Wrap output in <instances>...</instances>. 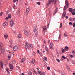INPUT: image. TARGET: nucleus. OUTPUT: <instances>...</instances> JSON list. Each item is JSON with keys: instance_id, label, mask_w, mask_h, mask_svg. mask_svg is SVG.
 I'll use <instances>...</instances> for the list:
<instances>
[{"instance_id": "412c9836", "label": "nucleus", "mask_w": 75, "mask_h": 75, "mask_svg": "<svg viewBox=\"0 0 75 75\" xmlns=\"http://www.w3.org/2000/svg\"><path fill=\"white\" fill-rule=\"evenodd\" d=\"M59 40H60V38H56V39L54 40H55V41H59Z\"/></svg>"}, {"instance_id": "a19ab883", "label": "nucleus", "mask_w": 75, "mask_h": 75, "mask_svg": "<svg viewBox=\"0 0 75 75\" xmlns=\"http://www.w3.org/2000/svg\"><path fill=\"white\" fill-rule=\"evenodd\" d=\"M13 9H16V5H14L13 6Z\"/></svg>"}, {"instance_id": "13d9d810", "label": "nucleus", "mask_w": 75, "mask_h": 75, "mask_svg": "<svg viewBox=\"0 0 75 75\" xmlns=\"http://www.w3.org/2000/svg\"><path fill=\"white\" fill-rule=\"evenodd\" d=\"M74 52H75V51H72V53L74 54Z\"/></svg>"}, {"instance_id": "5fc2aeb1", "label": "nucleus", "mask_w": 75, "mask_h": 75, "mask_svg": "<svg viewBox=\"0 0 75 75\" xmlns=\"http://www.w3.org/2000/svg\"><path fill=\"white\" fill-rule=\"evenodd\" d=\"M66 19H68V16H66Z\"/></svg>"}, {"instance_id": "2eb2a0df", "label": "nucleus", "mask_w": 75, "mask_h": 75, "mask_svg": "<svg viewBox=\"0 0 75 75\" xmlns=\"http://www.w3.org/2000/svg\"><path fill=\"white\" fill-rule=\"evenodd\" d=\"M47 30V28H46V27L45 26L44 28H43V31H46Z\"/></svg>"}, {"instance_id": "6e6d98bb", "label": "nucleus", "mask_w": 75, "mask_h": 75, "mask_svg": "<svg viewBox=\"0 0 75 75\" xmlns=\"http://www.w3.org/2000/svg\"><path fill=\"white\" fill-rule=\"evenodd\" d=\"M73 21H75V18H74L73 19Z\"/></svg>"}, {"instance_id": "1a4fd4ad", "label": "nucleus", "mask_w": 75, "mask_h": 75, "mask_svg": "<svg viewBox=\"0 0 75 75\" xmlns=\"http://www.w3.org/2000/svg\"><path fill=\"white\" fill-rule=\"evenodd\" d=\"M65 16H66V12H64L62 16L63 18H65Z\"/></svg>"}, {"instance_id": "6ab92c4d", "label": "nucleus", "mask_w": 75, "mask_h": 75, "mask_svg": "<svg viewBox=\"0 0 75 75\" xmlns=\"http://www.w3.org/2000/svg\"><path fill=\"white\" fill-rule=\"evenodd\" d=\"M68 6L67 7V6H66V5L64 7V10H66V9H67V8H68Z\"/></svg>"}, {"instance_id": "0eeeda50", "label": "nucleus", "mask_w": 75, "mask_h": 75, "mask_svg": "<svg viewBox=\"0 0 75 75\" xmlns=\"http://www.w3.org/2000/svg\"><path fill=\"white\" fill-rule=\"evenodd\" d=\"M8 25V24H7V22L6 21L2 24V25L4 26V27H7Z\"/></svg>"}, {"instance_id": "052dcab7", "label": "nucleus", "mask_w": 75, "mask_h": 75, "mask_svg": "<svg viewBox=\"0 0 75 75\" xmlns=\"http://www.w3.org/2000/svg\"><path fill=\"white\" fill-rule=\"evenodd\" d=\"M14 34H15V35H16V32H14Z\"/></svg>"}, {"instance_id": "338daca9", "label": "nucleus", "mask_w": 75, "mask_h": 75, "mask_svg": "<svg viewBox=\"0 0 75 75\" xmlns=\"http://www.w3.org/2000/svg\"><path fill=\"white\" fill-rule=\"evenodd\" d=\"M37 71H39V69H38V70Z\"/></svg>"}, {"instance_id": "c03bdc74", "label": "nucleus", "mask_w": 75, "mask_h": 75, "mask_svg": "<svg viewBox=\"0 0 75 75\" xmlns=\"http://www.w3.org/2000/svg\"><path fill=\"white\" fill-rule=\"evenodd\" d=\"M1 51H2V52H4L5 50L4 49H2Z\"/></svg>"}, {"instance_id": "dca6fc26", "label": "nucleus", "mask_w": 75, "mask_h": 75, "mask_svg": "<svg viewBox=\"0 0 75 75\" xmlns=\"http://www.w3.org/2000/svg\"><path fill=\"white\" fill-rule=\"evenodd\" d=\"M20 11H18L16 13V15L17 16H20Z\"/></svg>"}, {"instance_id": "a211bd4d", "label": "nucleus", "mask_w": 75, "mask_h": 75, "mask_svg": "<svg viewBox=\"0 0 75 75\" xmlns=\"http://www.w3.org/2000/svg\"><path fill=\"white\" fill-rule=\"evenodd\" d=\"M68 49H69V48L68 47L66 46L65 47V51H68Z\"/></svg>"}, {"instance_id": "864d4df0", "label": "nucleus", "mask_w": 75, "mask_h": 75, "mask_svg": "<svg viewBox=\"0 0 75 75\" xmlns=\"http://www.w3.org/2000/svg\"><path fill=\"white\" fill-rule=\"evenodd\" d=\"M64 35L65 36V37H67V36H68L67 35L65 34H64Z\"/></svg>"}, {"instance_id": "4c0bfd02", "label": "nucleus", "mask_w": 75, "mask_h": 75, "mask_svg": "<svg viewBox=\"0 0 75 75\" xmlns=\"http://www.w3.org/2000/svg\"><path fill=\"white\" fill-rule=\"evenodd\" d=\"M44 58L45 60V61H47V57H46L45 56L44 57Z\"/></svg>"}, {"instance_id": "c9c22d12", "label": "nucleus", "mask_w": 75, "mask_h": 75, "mask_svg": "<svg viewBox=\"0 0 75 75\" xmlns=\"http://www.w3.org/2000/svg\"><path fill=\"white\" fill-rule=\"evenodd\" d=\"M62 52H65V50L63 49H62Z\"/></svg>"}, {"instance_id": "ddd939ff", "label": "nucleus", "mask_w": 75, "mask_h": 75, "mask_svg": "<svg viewBox=\"0 0 75 75\" xmlns=\"http://www.w3.org/2000/svg\"><path fill=\"white\" fill-rule=\"evenodd\" d=\"M65 3L66 6H67V7H68V1L67 0H66Z\"/></svg>"}, {"instance_id": "72a5a7b5", "label": "nucleus", "mask_w": 75, "mask_h": 75, "mask_svg": "<svg viewBox=\"0 0 75 75\" xmlns=\"http://www.w3.org/2000/svg\"><path fill=\"white\" fill-rule=\"evenodd\" d=\"M45 48L46 50H47V51H48V47H47L45 46Z\"/></svg>"}, {"instance_id": "39448f33", "label": "nucleus", "mask_w": 75, "mask_h": 75, "mask_svg": "<svg viewBox=\"0 0 75 75\" xmlns=\"http://www.w3.org/2000/svg\"><path fill=\"white\" fill-rule=\"evenodd\" d=\"M54 0H49V3L47 4L48 6L50 5L51 4V3H53L54 2Z\"/></svg>"}, {"instance_id": "20e7f679", "label": "nucleus", "mask_w": 75, "mask_h": 75, "mask_svg": "<svg viewBox=\"0 0 75 75\" xmlns=\"http://www.w3.org/2000/svg\"><path fill=\"white\" fill-rule=\"evenodd\" d=\"M38 30L37 27L36 26H34L33 28V30L34 32H36V31H37V30Z\"/></svg>"}, {"instance_id": "4be33fe9", "label": "nucleus", "mask_w": 75, "mask_h": 75, "mask_svg": "<svg viewBox=\"0 0 75 75\" xmlns=\"http://www.w3.org/2000/svg\"><path fill=\"white\" fill-rule=\"evenodd\" d=\"M18 38H21V34H19L18 35Z\"/></svg>"}, {"instance_id": "4d7b16f0", "label": "nucleus", "mask_w": 75, "mask_h": 75, "mask_svg": "<svg viewBox=\"0 0 75 75\" xmlns=\"http://www.w3.org/2000/svg\"><path fill=\"white\" fill-rule=\"evenodd\" d=\"M44 42L45 44H46V41L45 40H44Z\"/></svg>"}, {"instance_id": "79ce46f5", "label": "nucleus", "mask_w": 75, "mask_h": 75, "mask_svg": "<svg viewBox=\"0 0 75 75\" xmlns=\"http://www.w3.org/2000/svg\"><path fill=\"white\" fill-rule=\"evenodd\" d=\"M56 60L57 61H58V62H60V60H59L58 59H56Z\"/></svg>"}, {"instance_id": "e433bc0d", "label": "nucleus", "mask_w": 75, "mask_h": 75, "mask_svg": "<svg viewBox=\"0 0 75 75\" xmlns=\"http://www.w3.org/2000/svg\"><path fill=\"white\" fill-rule=\"evenodd\" d=\"M38 53H39L40 54H41V53L40 52V51H39V50H38Z\"/></svg>"}, {"instance_id": "2f4dec72", "label": "nucleus", "mask_w": 75, "mask_h": 75, "mask_svg": "<svg viewBox=\"0 0 75 75\" xmlns=\"http://www.w3.org/2000/svg\"><path fill=\"white\" fill-rule=\"evenodd\" d=\"M16 1H17V2H18V0H14L13 1V3H16Z\"/></svg>"}, {"instance_id": "ea45409f", "label": "nucleus", "mask_w": 75, "mask_h": 75, "mask_svg": "<svg viewBox=\"0 0 75 75\" xmlns=\"http://www.w3.org/2000/svg\"><path fill=\"white\" fill-rule=\"evenodd\" d=\"M62 58H63L64 59H66V58H65V56H62Z\"/></svg>"}, {"instance_id": "69168bd1", "label": "nucleus", "mask_w": 75, "mask_h": 75, "mask_svg": "<svg viewBox=\"0 0 75 75\" xmlns=\"http://www.w3.org/2000/svg\"><path fill=\"white\" fill-rule=\"evenodd\" d=\"M24 73H23L22 74V75H24Z\"/></svg>"}, {"instance_id": "473e14b6", "label": "nucleus", "mask_w": 75, "mask_h": 75, "mask_svg": "<svg viewBox=\"0 0 75 75\" xmlns=\"http://www.w3.org/2000/svg\"><path fill=\"white\" fill-rule=\"evenodd\" d=\"M69 11H70V12H72V9L71 8H69Z\"/></svg>"}, {"instance_id": "f704fd0d", "label": "nucleus", "mask_w": 75, "mask_h": 75, "mask_svg": "<svg viewBox=\"0 0 75 75\" xmlns=\"http://www.w3.org/2000/svg\"><path fill=\"white\" fill-rule=\"evenodd\" d=\"M62 23H61L60 25V28H61L62 27Z\"/></svg>"}, {"instance_id": "0e129e2a", "label": "nucleus", "mask_w": 75, "mask_h": 75, "mask_svg": "<svg viewBox=\"0 0 75 75\" xmlns=\"http://www.w3.org/2000/svg\"><path fill=\"white\" fill-rule=\"evenodd\" d=\"M75 73H73V75H75Z\"/></svg>"}, {"instance_id": "3c124183", "label": "nucleus", "mask_w": 75, "mask_h": 75, "mask_svg": "<svg viewBox=\"0 0 75 75\" xmlns=\"http://www.w3.org/2000/svg\"><path fill=\"white\" fill-rule=\"evenodd\" d=\"M71 57V58H73L74 56L72 55H70Z\"/></svg>"}, {"instance_id": "f03ea898", "label": "nucleus", "mask_w": 75, "mask_h": 75, "mask_svg": "<svg viewBox=\"0 0 75 75\" xmlns=\"http://www.w3.org/2000/svg\"><path fill=\"white\" fill-rule=\"evenodd\" d=\"M30 47L31 48H33V45L32 44L30 45L28 43H26V45L25 46L26 48H28V49H29V48H30Z\"/></svg>"}, {"instance_id": "7c9ffc66", "label": "nucleus", "mask_w": 75, "mask_h": 75, "mask_svg": "<svg viewBox=\"0 0 75 75\" xmlns=\"http://www.w3.org/2000/svg\"><path fill=\"white\" fill-rule=\"evenodd\" d=\"M37 72L39 74H40L41 73V71H37Z\"/></svg>"}, {"instance_id": "bf43d9fd", "label": "nucleus", "mask_w": 75, "mask_h": 75, "mask_svg": "<svg viewBox=\"0 0 75 75\" xmlns=\"http://www.w3.org/2000/svg\"><path fill=\"white\" fill-rule=\"evenodd\" d=\"M59 38H61V35H59Z\"/></svg>"}, {"instance_id": "6e6552de", "label": "nucleus", "mask_w": 75, "mask_h": 75, "mask_svg": "<svg viewBox=\"0 0 75 75\" xmlns=\"http://www.w3.org/2000/svg\"><path fill=\"white\" fill-rule=\"evenodd\" d=\"M54 45L53 43L51 42L50 44V49H52L53 48V46Z\"/></svg>"}, {"instance_id": "423d86ee", "label": "nucleus", "mask_w": 75, "mask_h": 75, "mask_svg": "<svg viewBox=\"0 0 75 75\" xmlns=\"http://www.w3.org/2000/svg\"><path fill=\"white\" fill-rule=\"evenodd\" d=\"M13 49L14 51H17L18 50V46H15L14 47Z\"/></svg>"}, {"instance_id": "a878e982", "label": "nucleus", "mask_w": 75, "mask_h": 75, "mask_svg": "<svg viewBox=\"0 0 75 75\" xmlns=\"http://www.w3.org/2000/svg\"><path fill=\"white\" fill-rule=\"evenodd\" d=\"M73 27H75V22H74L73 24Z\"/></svg>"}, {"instance_id": "8fccbe9b", "label": "nucleus", "mask_w": 75, "mask_h": 75, "mask_svg": "<svg viewBox=\"0 0 75 75\" xmlns=\"http://www.w3.org/2000/svg\"><path fill=\"white\" fill-rule=\"evenodd\" d=\"M57 0H54V4H56V3H57Z\"/></svg>"}, {"instance_id": "a18cd8bd", "label": "nucleus", "mask_w": 75, "mask_h": 75, "mask_svg": "<svg viewBox=\"0 0 75 75\" xmlns=\"http://www.w3.org/2000/svg\"><path fill=\"white\" fill-rule=\"evenodd\" d=\"M8 58H9V60H10V59H9V58H11V56H8Z\"/></svg>"}, {"instance_id": "774afa93", "label": "nucleus", "mask_w": 75, "mask_h": 75, "mask_svg": "<svg viewBox=\"0 0 75 75\" xmlns=\"http://www.w3.org/2000/svg\"><path fill=\"white\" fill-rule=\"evenodd\" d=\"M61 75H64V74H63V73H62V74H61Z\"/></svg>"}, {"instance_id": "bb28decb", "label": "nucleus", "mask_w": 75, "mask_h": 75, "mask_svg": "<svg viewBox=\"0 0 75 75\" xmlns=\"http://www.w3.org/2000/svg\"><path fill=\"white\" fill-rule=\"evenodd\" d=\"M66 67L67 68L69 71H70V68L69 67V66H68L66 65Z\"/></svg>"}, {"instance_id": "f3484780", "label": "nucleus", "mask_w": 75, "mask_h": 75, "mask_svg": "<svg viewBox=\"0 0 75 75\" xmlns=\"http://www.w3.org/2000/svg\"><path fill=\"white\" fill-rule=\"evenodd\" d=\"M31 62L33 63L34 65H35V60H32L31 61Z\"/></svg>"}, {"instance_id": "c85d7f7f", "label": "nucleus", "mask_w": 75, "mask_h": 75, "mask_svg": "<svg viewBox=\"0 0 75 75\" xmlns=\"http://www.w3.org/2000/svg\"><path fill=\"white\" fill-rule=\"evenodd\" d=\"M8 17L9 18H11V14H9L8 15Z\"/></svg>"}, {"instance_id": "f8f14e48", "label": "nucleus", "mask_w": 75, "mask_h": 75, "mask_svg": "<svg viewBox=\"0 0 75 75\" xmlns=\"http://www.w3.org/2000/svg\"><path fill=\"white\" fill-rule=\"evenodd\" d=\"M25 57L21 59V63H23L25 61Z\"/></svg>"}, {"instance_id": "aec40b11", "label": "nucleus", "mask_w": 75, "mask_h": 75, "mask_svg": "<svg viewBox=\"0 0 75 75\" xmlns=\"http://www.w3.org/2000/svg\"><path fill=\"white\" fill-rule=\"evenodd\" d=\"M3 46V43H1L0 44V49L1 50L2 48V46Z\"/></svg>"}, {"instance_id": "9d476101", "label": "nucleus", "mask_w": 75, "mask_h": 75, "mask_svg": "<svg viewBox=\"0 0 75 75\" xmlns=\"http://www.w3.org/2000/svg\"><path fill=\"white\" fill-rule=\"evenodd\" d=\"M24 33L26 35L28 36L30 35V33L28 32L27 31H25L24 32Z\"/></svg>"}, {"instance_id": "49530a36", "label": "nucleus", "mask_w": 75, "mask_h": 75, "mask_svg": "<svg viewBox=\"0 0 75 75\" xmlns=\"http://www.w3.org/2000/svg\"><path fill=\"white\" fill-rule=\"evenodd\" d=\"M47 68L48 70H50V67H47Z\"/></svg>"}, {"instance_id": "7ed1b4c3", "label": "nucleus", "mask_w": 75, "mask_h": 75, "mask_svg": "<svg viewBox=\"0 0 75 75\" xmlns=\"http://www.w3.org/2000/svg\"><path fill=\"white\" fill-rule=\"evenodd\" d=\"M14 24V21L13 20H11L10 22V25H11V26H13Z\"/></svg>"}, {"instance_id": "393cba45", "label": "nucleus", "mask_w": 75, "mask_h": 75, "mask_svg": "<svg viewBox=\"0 0 75 75\" xmlns=\"http://www.w3.org/2000/svg\"><path fill=\"white\" fill-rule=\"evenodd\" d=\"M12 63L13 64H16V61L14 60L12 61Z\"/></svg>"}, {"instance_id": "b1692460", "label": "nucleus", "mask_w": 75, "mask_h": 75, "mask_svg": "<svg viewBox=\"0 0 75 75\" xmlns=\"http://www.w3.org/2000/svg\"><path fill=\"white\" fill-rule=\"evenodd\" d=\"M4 37L5 38H7L8 37V35H4Z\"/></svg>"}, {"instance_id": "09e8293b", "label": "nucleus", "mask_w": 75, "mask_h": 75, "mask_svg": "<svg viewBox=\"0 0 75 75\" xmlns=\"http://www.w3.org/2000/svg\"><path fill=\"white\" fill-rule=\"evenodd\" d=\"M37 4H38V5H40V2H38L37 3Z\"/></svg>"}, {"instance_id": "37998d69", "label": "nucleus", "mask_w": 75, "mask_h": 75, "mask_svg": "<svg viewBox=\"0 0 75 75\" xmlns=\"http://www.w3.org/2000/svg\"><path fill=\"white\" fill-rule=\"evenodd\" d=\"M33 55L34 56H35V55H36V54H35V52H33Z\"/></svg>"}, {"instance_id": "e2e57ef3", "label": "nucleus", "mask_w": 75, "mask_h": 75, "mask_svg": "<svg viewBox=\"0 0 75 75\" xmlns=\"http://www.w3.org/2000/svg\"><path fill=\"white\" fill-rule=\"evenodd\" d=\"M48 43H50V40L48 41Z\"/></svg>"}, {"instance_id": "5701e85b", "label": "nucleus", "mask_w": 75, "mask_h": 75, "mask_svg": "<svg viewBox=\"0 0 75 75\" xmlns=\"http://www.w3.org/2000/svg\"><path fill=\"white\" fill-rule=\"evenodd\" d=\"M58 8H56V10H55V12H54V13H55V14H56V12H57V11H58Z\"/></svg>"}, {"instance_id": "680f3d73", "label": "nucleus", "mask_w": 75, "mask_h": 75, "mask_svg": "<svg viewBox=\"0 0 75 75\" xmlns=\"http://www.w3.org/2000/svg\"><path fill=\"white\" fill-rule=\"evenodd\" d=\"M13 55H14V52H13Z\"/></svg>"}, {"instance_id": "4468645a", "label": "nucleus", "mask_w": 75, "mask_h": 75, "mask_svg": "<svg viewBox=\"0 0 75 75\" xmlns=\"http://www.w3.org/2000/svg\"><path fill=\"white\" fill-rule=\"evenodd\" d=\"M0 63L1 68H3V62H0Z\"/></svg>"}, {"instance_id": "de8ad7c7", "label": "nucleus", "mask_w": 75, "mask_h": 75, "mask_svg": "<svg viewBox=\"0 0 75 75\" xmlns=\"http://www.w3.org/2000/svg\"><path fill=\"white\" fill-rule=\"evenodd\" d=\"M5 20H8V17H6L5 18Z\"/></svg>"}, {"instance_id": "58836bf2", "label": "nucleus", "mask_w": 75, "mask_h": 75, "mask_svg": "<svg viewBox=\"0 0 75 75\" xmlns=\"http://www.w3.org/2000/svg\"><path fill=\"white\" fill-rule=\"evenodd\" d=\"M69 25H72V22H70L69 23Z\"/></svg>"}, {"instance_id": "603ef678", "label": "nucleus", "mask_w": 75, "mask_h": 75, "mask_svg": "<svg viewBox=\"0 0 75 75\" xmlns=\"http://www.w3.org/2000/svg\"><path fill=\"white\" fill-rule=\"evenodd\" d=\"M72 63H73V64H75V62H74V61Z\"/></svg>"}, {"instance_id": "f257e3e1", "label": "nucleus", "mask_w": 75, "mask_h": 75, "mask_svg": "<svg viewBox=\"0 0 75 75\" xmlns=\"http://www.w3.org/2000/svg\"><path fill=\"white\" fill-rule=\"evenodd\" d=\"M9 66L10 67V69H11L10 70V69L8 68L6 69V71L8 74H10V72L9 71H13V70L12 69H13V64H10L9 65Z\"/></svg>"}, {"instance_id": "cd10ccee", "label": "nucleus", "mask_w": 75, "mask_h": 75, "mask_svg": "<svg viewBox=\"0 0 75 75\" xmlns=\"http://www.w3.org/2000/svg\"><path fill=\"white\" fill-rule=\"evenodd\" d=\"M72 12V14L73 15H75V12L74 11L73 12Z\"/></svg>"}, {"instance_id": "9b49d317", "label": "nucleus", "mask_w": 75, "mask_h": 75, "mask_svg": "<svg viewBox=\"0 0 75 75\" xmlns=\"http://www.w3.org/2000/svg\"><path fill=\"white\" fill-rule=\"evenodd\" d=\"M29 11H30V9H29V8H28L26 9V15H27V14H28V13H29Z\"/></svg>"}, {"instance_id": "c756f323", "label": "nucleus", "mask_w": 75, "mask_h": 75, "mask_svg": "<svg viewBox=\"0 0 75 75\" xmlns=\"http://www.w3.org/2000/svg\"><path fill=\"white\" fill-rule=\"evenodd\" d=\"M3 12H1L0 14V16H3Z\"/></svg>"}]
</instances>
